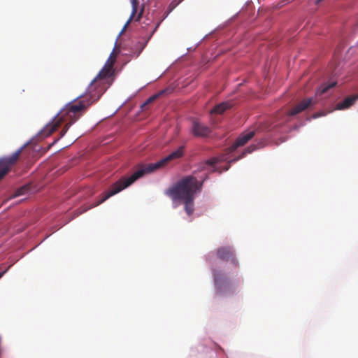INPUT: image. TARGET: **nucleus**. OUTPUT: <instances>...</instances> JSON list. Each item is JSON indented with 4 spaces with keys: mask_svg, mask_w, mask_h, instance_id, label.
<instances>
[{
    "mask_svg": "<svg viewBox=\"0 0 358 358\" xmlns=\"http://www.w3.org/2000/svg\"><path fill=\"white\" fill-rule=\"evenodd\" d=\"M115 61L116 57L112 52L102 69L90 84L85 94L80 96L82 99L77 103L66 104L53 118L52 122L48 124L41 131V135L43 137L50 136L61 127L62 123H65L60 132V138L63 137L85 110L100 99L113 82V66Z\"/></svg>",
    "mask_w": 358,
    "mask_h": 358,
    "instance_id": "f257e3e1",
    "label": "nucleus"
},
{
    "mask_svg": "<svg viewBox=\"0 0 358 358\" xmlns=\"http://www.w3.org/2000/svg\"><path fill=\"white\" fill-rule=\"evenodd\" d=\"M203 182V181L199 182L193 176H185L168 188L165 191V194L170 197L173 202L182 201L186 213L191 216L194 211V194L201 190Z\"/></svg>",
    "mask_w": 358,
    "mask_h": 358,
    "instance_id": "f03ea898",
    "label": "nucleus"
},
{
    "mask_svg": "<svg viewBox=\"0 0 358 358\" xmlns=\"http://www.w3.org/2000/svg\"><path fill=\"white\" fill-rule=\"evenodd\" d=\"M184 146H180L176 150L173 151L168 156L162 159L157 162L146 165L144 168L140 169L135 171L131 176L128 178L123 177L120 178L111 186L110 190L105 193L103 198L99 201L94 205V206H99L109 199L110 196L127 188L137 179L144 176L145 173H149L157 169L162 168L165 166L169 162L182 157L184 155Z\"/></svg>",
    "mask_w": 358,
    "mask_h": 358,
    "instance_id": "7ed1b4c3",
    "label": "nucleus"
},
{
    "mask_svg": "<svg viewBox=\"0 0 358 358\" xmlns=\"http://www.w3.org/2000/svg\"><path fill=\"white\" fill-rule=\"evenodd\" d=\"M22 150L23 148H21L11 156L0 159V180L9 171L10 168L17 163Z\"/></svg>",
    "mask_w": 358,
    "mask_h": 358,
    "instance_id": "20e7f679",
    "label": "nucleus"
},
{
    "mask_svg": "<svg viewBox=\"0 0 358 358\" xmlns=\"http://www.w3.org/2000/svg\"><path fill=\"white\" fill-rule=\"evenodd\" d=\"M191 134L197 138H206L211 133V129L207 125L201 123L197 119H192Z\"/></svg>",
    "mask_w": 358,
    "mask_h": 358,
    "instance_id": "39448f33",
    "label": "nucleus"
},
{
    "mask_svg": "<svg viewBox=\"0 0 358 358\" xmlns=\"http://www.w3.org/2000/svg\"><path fill=\"white\" fill-rule=\"evenodd\" d=\"M216 255L218 259L223 261H230L235 267L238 266L235 257L234 250L230 247H221L217 249Z\"/></svg>",
    "mask_w": 358,
    "mask_h": 358,
    "instance_id": "423d86ee",
    "label": "nucleus"
},
{
    "mask_svg": "<svg viewBox=\"0 0 358 358\" xmlns=\"http://www.w3.org/2000/svg\"><path fill=\"white\" fill-rule=\"evenodd\" d=\"M140 1H131L132 11L129 20L124 25L120 34L123 33L132 20L138 21L141 18L144 7L139 4Z\"/></svg>",
    "mask_w": 358,
    "mask_h": 358,
    "instance_id": "0eeeda50",
    "label": "nucleus"
},
{
    "mask_svg": "<svg viewBox=\"0 0 358 358\" xmlns=\"http://www.w3.org/2000/svg\"><path fill=\"white\" fill-rule=\"evenodd\" d=\"M315 101L313 98H307L303 99L301 102L296 104L291 110L287 113V116H293L297 115L302 111L308 109L309 107L313 106Z\"/></svg>",
    "mask_w": 358,
    "mask_h": 358,
    "instance_id": "6e6552de",
    "label": "nucleus"
},
{
    "mask_svg": "<svg viewBox=\"0 0 358 358\" xmlns=\"http://www.w3.org/2000/svg\"><path fill=\"white\" fill-rule=\"evenodd\" d=\"M255 136V131H250L245 134L240 135L235 143L231 146V151H234L240 146L246 144Z\"/></svg>",
    "mask_w": 358,
    "mask_h": 358,
    "instance_id": "1a4fd4ad",
    "label": "nucleus"
},
{
    "mask_svg": "<svg viewBox=\"0 0 358 358\" xmlns=\"http://www.w3.org/2000/svg\"><path fill=\"white\" fill-rule=\"evenodd\" d=\"M358 99V95L350 96L346 97L343 101L337 103L336 109L344 110L350 107Z\"/></svg>",
    "mask_w": 358,
    "mask_h": 358,
    "instance_id": "9d476101",
    "label": "nucleus"
},
{
    "mask_svg": "<svg viewBox=\"0 0 358 358\" xmlns=\"http://www.w3.org/2000/svg\"><path fill=\"white\" fill-rule=\"evenodd\" d=\"M217 162L218 159L216 157H213L202 162L200 165V168L201 170H207L209 172H213L215 171L214 166Z\"/></svg>",
    "mask_w": 358,
    "mask_h": 358,
    "instance_id": "9b49d317",
    "label": "nucleus"
},
{
    "mask_svg": "<svg viewBox=\"0 0 358 358\" xmlns=\"http://www.w3.org/2000/svg\"><path fill=\"white\" fill-rule=\"evenodd\" d=\"M337 84L335 80H330L327 83L322 84L317 90V94L321 95L327 93L330 89L334 87Z\"/></svg>",
    "mask_w": 358,
    "mask_h": 358,
    "instance_id": "f8f14e48",
    "label": "nucleus"
},
{
    "mask_svg": "<svg viewBox=\"0 0 358 358\" xmlns=\"http://www.w3.org/2000/svg\"><path fill=\"white\" fill-rule=\"evenodd\" d=\"M232 106V104L229 102H223L217 106H215L212 110V113L217 114H222L227 109L230 108Z\"/></svg>",
    "mask_w": 358,
    "mask_h": 358,
    "instance_id": "ddd939ff",
    "label": "nucleus"
},
{
    "mask_svg": "<svg viewBox=\"0 0 358 358\" xmlns=\"http://www.w3.org/2000/svg\"><path fill=\"white\" fill-rule=\"evenodd\" d=\"M213 276L215 283L217 286L221 285L222 282H225L226 277L224 274H222L220 271L214 269L213 270Z\"/></svg>",
    "mask_w": 358,
    "mask_h": 358,
    "instance_id": "4468645a",
    "label": "nucleus"
},
{
    "mask_svg": "<svg viewBox=\"0 0 358 358\" xmlns=\"http://www.w3.org/2000/svg\"><path fill=\"white\" fill-rule=\"evenodd\" d=\"M256 150V145H251L250 146H248L244 152H243L242 155L241 156H239L238 158L236 159H234L233 161L236 162L237 160H238L239 159L245 157L246 155V154L248 153H251L254 150Z\"/></svg>",
    "mask_w": 358,
    "mask_h": 358,
    "instance_id": "2eb2a0df",
    "label": "nucleus"
},
{
    "mask_svg": "<svg viewBox=\"0 0 358 358\" xmlns=\"http://www.w3.org/2000/svg\"><path fill=\"white\" fill-rule=\"evenodd\" d=\"M157 95H154L150 98H148L146 101L144 103L143 105H146V104H148L150 103H151L152 101H153L156 98H157Z\"/></svg>",
    "mask_w": 358,
    "mask_h": 358,
    "instance_id": "dca6fc26",
    "label": "nucleus"
},
{
    "mask_svg": "<svg viewBox=\"0 0 358 358\" xmlns=\"http://www.w3.org/2000/svg\"><path fill=\"white\" fill-rule=\"evenodd\" d=\"M10 266H8L4 271L0 272V278L8 271Z\"/></svg>",
    "mask_w": 358,
    "mask_h": 358,
    "instance_id": "f3484780",
    "label": "nucleus"
},
{
    "mask_svg": "<svg viewBox=\"0 0 358 358\" xmlns=\"http://www.w3.org/2000/svg\"><path fill=\"white\" fill-rule=\"evenodd\" d=\"M26 187H22L21 189H20L18 191H17V195H20V194H23V191L24 189H25Z\"/></svg>",
    "mask_w": 358,
    "mask_h": 358,
    "instance_id": "a211bd4d",
    "label": "nucleus"
}]
</instances>
